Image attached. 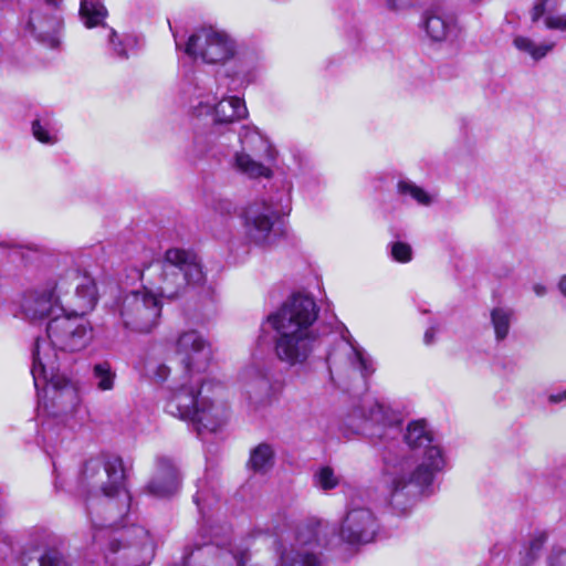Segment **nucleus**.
<instances>
[{"mask_svg":"<svg viewBox=\"0 0 566 566\" xmlns=\"http://www.w3.org/2000/svg\"><path fill=\"white\" fill-rule=\"evenodd\" d=\"M222 387L217 384V388L206 394L202 402L198 405L197 413L192 424L196 427L198 433L203 431L216 432L221 429L229 419V408L220 397Z\"/></svg>","mask_w":566,"mask_h":566,"instance_id":"f3484780","label":"nucleus"},{"mask_svg":"<svg viewBox=\"0 0 566 566\" xmlns=\"http://www.w3.org/2000/svg\"><path fill=\"white\" fill-rule=\"evenodd\" d=\"M176 349L181 354H196L212 350L211 344L195 329L181 333L176 340Z\"/></svg>","mask_w":566,"mask_h":566,"instance_id":"393cba45","label":"nucleus"},{"mask_svg":"<svg viewBox=\"0 0 566 566\" xmlns=\"http://www.w3.org/2000/svg\"><path fill=\"white\" fill-rule=\"evenodd\" d=\"M265 342H266V340H265V336H261V337H260L261 346H263V344H264ZM261 349H262V350H264V349H265V347H261Z\"/></svg>","mask_w":566,"mask_h":566,"instance_id":"09e8293b","label":"nucleus"},{"mask_svg":"<svg viewBox=\"0 0 566 566\" xmlns=\"http://www.w3.org/2000/svg\"><path fill=\"white\" fill-rule=\"evenodd\" d=\"M238 137L241 144L240 151L253 154L268 163H276L279 157L277 149L258 127L244 125L241 127Z\"/></svg>","mask_w":566,"mask_h":566,"instance_id":"6ab92c4d","label":"nucleus"},{"mask_svg":"<svg viewBox=\"0 0 566 566\" xmlns=\"http://www.w3.org/2000/svg\"><path fill=\"white\" fill-rule=\"evenodd\" d=\"M83 488L101 492L107 497L104 503L106 516L101 521L92 517L93 539L105 554H115L125 547V542L134 545L150 543L148 532L142 526L119 531L115 528L127 516L132 496L126 488V474L123 460L108 457L88 460L82 473Z\"/></svg>","mask_w":566,"mask_h":566,"instance_id":"f03ea898","label":"nucleus"},{"mask_svg":"<svg viewBox=\"0 0 566 566\" xmlns=\"http://www.w3.org/2000/svg\"><path fill=\"white\" fill-rule=\"evenodd\" d=\"M107 41L113 55L120 60L129 57L128 50L136 44V39L130 35L120 36L114 29L107 28Z\"/></svg>","mask_w":566,"mask_h":566,"instance_id":"c85d7f7f","label":"nucleus"},{"mask_svg":"<svg viewBox=\"0 0 566 566\" xmlns=\"http://www.w3.org/2000/svg\"><path fill=\"white\" fill-rule=\"evenodd\" d=\"M107 10L99 0H81L80 17L88 29L104 25Z\"/></svg>","mask_w":566,"mask_h":566,"instance_id":"a878e982","label":"nucleus"},{"mask_svg":"<svg viewBox=\"0 0 566 566\" xmlns=\"http://www.w3.org/2000/svg\"><path fill=\"white\" fill-rule=\"evenodd\" d=\"M390 11H403L413 6V0H382Z\"/></svg>","mask_w":566,"mask_h":566,"instance_id":"58836bf2","label":"nucleus"},{"mask_svg":"<svg viewBox=\"0 0 566 566\" xmlns=\"http://www.w3.org/2000/svg\"><path fill=\"white\" fill-rule=\"evenodd\" d=\"M379 531L378 518L366 506L350 505L340 523L339 537L352 545L373 542Z\"/></svg>","mask_w":566,"mask_h":566,"instance_id":"2eb2a0df","label":"nucleus"},{"mask_svg":"<svg viewBox=\"0 0 566 566\" xmlns=\"http://www.w3.org/2000/svg\"><path fill=\"white\" fill-rule=\"evenodd\" d=\"M397 191L401 197H409L421 206H430L433 197L413 181L405 179L397 184Z\"/></svg>","mask_w":566,"mask_h":566,"instance_id":"c756f323","label":"nucleus"},{"mask_svg":"<svg viewBox=\"0 0 566 566\" xmlns=\"http://www.w3.org/2000/svg\"><path fill=\"white\" fill-rule=\"evenodd\" d=\"M40 408H43L44 410H46V409H48V405H46V402H43V401H42V398H40V399H39V409H40Z\"/></svg>","mask_w":566,"mask_h":566,"instance_id":"de8ad7c7","label":"nucleus"},{"mask_svg":"<svg viewBox=\"0 0 566 566\" xmlns=\"http://www.w3.org/2000/svg\"><path fill=\"white\" fill-rule=\"evenodd\" d=\"M249 468L254 472L264 473L274 464V450L268 443H260L250 452Z\"/></svg>","mask_w":566,"mask_h":566,"instance_id":"cd10ccee","label":"nucleus"},{"mask_svg":"<svg viewBox=\"0 0 566 566\" xmlns=\"http://www.w3.org/2000/svg\"><path fill=\"white\" fill-rule=\"evenodd\" d=\"M349 360L350 365L359 370L363 377H367L375 370L371 356H349Z\"/></svg>","mask_w":566,"mask_h":566,"instance_id":"e433bc0d","label":"nucleus"},{"mask_svg":"<svg viewBox=\"0 0 566 566\" xmlns=\"http://www.w3.org/2000/svg\"><path fill=\"white\" fill-rule=\"evenodd\" d=\"M399 423L400 415L396 410L369 395L361 397L344 419V424L355 432L374 426L390 429Z\"/></svg>","mask_w":566,"mask_h":566,"instance_id":"f8f14e48","label":"nucleus"},{"mask_svg":"<svg viewBox=\"0 0 566 566\" xmlns=\"http://www.w3.org/2000/svg\"><path fill=\"white\" fill-rule=\"evenodd\" d=\"M147 373L156 380L164 381L169 375V367L164 364H159L157 366H151Z\"/></svg>","mask_w":566,"mask_h":566,"instance_id":"ea45409f","label":"nucleus"},{"mask_svg":"<svg viewBox=\"0 0 566 566\" xmlns=\"http://www.w3.org/2000/svg\"><path fill=\"white\" fill-rule=\"evenodd\" d=\"M159 295L149 285L143 290L122 295L115 304L123 325L140 333H148L157 326L161 314Z\"/></svg>","mask_w":566,"mask_h":566,"instance_id":"1a4fd4ad","label":"nucleus"},{"mask_svg":"<svg viewBox=\"0 0 566 566\" xmlns=\"http://www.w3.org/2000/svg\"><path fill=\"white\" fill-rule=\"evenodd\" d=\"M59 555L56 552H41L34 549L23 557V566H57Z\"/></svg>","mask_w":566,"mask_h":566,"instance_id":"2f4dec72","label":"nucleus"},{"mask_svg":"<svg viewBox=\"0 0 566 566\" xmlns=\"http://www.w3.org/2000/svg\"><path fill=\"white\" fill-rule=\"evenodd\" d=\"M319 534V527H300L293 541L279 548L280 566H324Z\"/></svg>","mask_w":566,"mask_h":566,"instance_id":"4468645a","label":"nucleus"},{"mask_svg":"<svg viewBox=\"0 0 566 566\" xmlns=\"http://www.w3.org/2000/svg\"><path fill=\"white\" fill-rule=\"evenodd\" d=\"M115 373L112 370L109 364H97L94 367V378L96 386L99 390H111L114 387Z\"/></svg>","mask_w":566,"mask_h":566,"instance_id":"f704fd0d","label":"nucleus"},{"mask_svg":"<svg viewBox=\"0 0 566 566\" xmlns=\"http://www.w3.org/2000/svg\"><path fill=\"white\" fill-rule=\"evenodd\" d=\"M199 501H200V499H199V495L197 494V495L195 496V502H196V504H197L198 506L200 505V504H199Z\"/></svg>","mask_w":566,"mask_h":566,"instance_id":"8fccbe9b","label":"nucleus"},{"mask_svg":"<svg viewBox=\"0 0 566 566\" xmlns=\"http://www.w3.org/2000/svg\"><path fill=\"white\" fill-rule=\"evenodd\" d=\"M436 332H437V331H436V328H434V327H432V326H431V327H429V328L426 331L424 336H423L424 342H426V343H428V344L432 343L433 337H434V335H436Z\"/></svg>","mask_w":566,"mask_h":566,"instance_id":"c03bdc74","label":"nucleus"},{"mask_svg":"<svg viewBox=\"0 0 566 566\" xmlns=\"http://www.w3.org/2000/svg\"><path fill=\"white\" fill-rule=\"evenodd\" d=\"M318 307L307 294L295 293L270 314L268 324L276 332L275 354H307L322 342Z\"/></svg>","mask_w":566,"mask_h":566,"instance_id":"20e7f679","label":"nucleus"},{"mask_svg":"<svg viewBox=\"0 0 566 566\" xmlns=\"http://www.w3.org/2000/svg\"><path fill=\"white\" fill-rule=\"evenodd\" d=\"M403 441L412 457L388 461L382 474L390 504L400 511L428 495L436 475L447 464L444 452L426 420L410 421Z\"/></svg>","mask_w":566,"mask_h":566,"instance_id":"f257e3e1","label":"nucleus"},{"mask_svg":"<svg viewBox=\"0 0 566 566\" xmlns=\"http://www.w3.org/2000/svg\"><path fill=\"white\" fill-rule=\"evenodd\" d=\"M221 205H222V211H224L227 213H230L231 210L233 209V205L229 200L221 201Z\"/></svg>","mask_w":566,"mask_h":566,"instance_id":"a18cd8bd","label":"nucleus"},{"mask_svg":"<svg viewBox=\"0 0 566 566\" xmlns=\"http://www.w3.org/2000/svg\"><path fill=\"white\" fill-rule=\"evenodd\" d=\"M532 291L537 297H543L548 293V287L544 283H534L532 285Z\"/></svg>","mask_w":566,"mask_h":566,"instance_id":"79ce46f5","label":"nucleus"},{"mask_svg":"<svg viewBox=\"0 0 566 566\" xmlns=\"http://www.w3.org/2000/svg\"><path fill=\"white\" fill-rule=\"evenodd\" d=\"M334 340L336 342L334 350L339 354H361L358 343L352 337L349 331L345 327L335 335Z\"/></svg>","mask_w":566,"mask_h":566,"instance_id":"72a5a7b5","label":"nucleus"},{"mask_svg":"<svg viewBox=\"0 0 566 566\" xmlns=\"http://www.w3.org/2000/svg\"><path fill=\"white\" fill-rule=\"evenodd\" d=\"M340 479L329 467L319 468L314 474V484L323 491H331L339 485Z\"/></svg>","mask_w":566,"mask_h":566,"instance_id":"473e14b6","label":"nucleus"},{"mask_svg":"<svg viewBox=\"0 0 566 566\" xmlns=\"http://www.w3.org/2000/svg\"><path fill=\"white\" fill-rule=\"evenodd\" d=\"M185 53L205 64L224 65L235 62L234 76L241 84L248 85L255 78L258 57L244 52L237 40L227 31L214 27L197 29L188 39Z\"/></svg>","mask_w":566,"mask_h":566,"instance_id":"423d86ee","label":"nucleus"},{"mask_svg":"<svg viewBox=\"0 0 566 566\" xmlns=\"http://www.w3.org/2000/svg\"><path fill=\"white\" fill-rule=\"evenodd\" d=\"M556 286L558 292L566 298V274L559 276Z\"/></svg>","mask_w":566,"mask_h":566,"instance_id":"37998d69","label":"nucleus"},{"mask_svg":"<svg viewBox=\"0 0 566 566\" xmlns=\"http://www.w3.org/2000/svg\"><path fill=\"white\" fill-rule=\"evenodd\" d=\"M63 280V294L74 287V294L66 300L65 314L53 317L46 326V338H38L32 354L41 352H81L92 340V327L85 315L97 303L96 285L90 275L77 269H70L59 275Z\"/></svg>","mask_w":566,"mask_h":566,"instance_id":"7ed1b4c3","label":"nucleus"},{"mask_svg":"<svg viewBox=\"0 0 566 566\" xmlns=\"http://www.w3.org/2000/svg\"><path fill=\"white\" fill-rule=\"evenodd\" d=\"M513 45L520 53L530 56L534 62H538L554 50L555 42L537 43L528 36L517 35L513 40Z\"/></svg>","mask_w":566,"mask_h":566,"instance_id":"5701e85b","label":"nucleus"},{"mask_svg":"<svg viewBox=\"0 0 566 566\" xmlns=\"http://www.w3.org/2000/svg\"><path fill=\"white\" fill-rule=\"evenodd\" d=\"M514 312L506 307H495L491 312V322L497 340L504 339L510 331Z\"/></svg>","mask_w":566,"mask_h":566,"instance_id":"7c9ffc66","label":"nucleus"},{"mask_svg":"<svg viewBox=\"0 0 566 566\" xmlns=\"http://www.w3.org/2000/svg\"><path fill=\"white\" fill-rule=\"evenodd\" d=\"M560 4L562 0H535L530 11L532 22L543 19L546 29L566 31V13H554Z\"/></svg>","mask_w":566,"mask_h":566,"instance_id":"412c9836","label":"nucleus"},{"mask_svg":"<svg viewBox=\"0 0 566 566\" xmlns=\"http://www.w3.org/2000/svg\"><path fill=\"white\" fill-rule=\"evenodd\" d=\"M546 541V532L537 531L533 533L520 553L518 566H534L541 556Z\"/></svg>","mask_w":566,"mask_h":566,"instance_id":"bb28decb","label":"nucleus"},{"mask_svg":"<svg viewBox=\"0 0 566 566\" xmlns=\"http://www.w3.org/2000/svg\"><path fill=\"white\" fill-rule=\"evenodd\" d=\"M391 258L400 263H408L412 260V249L408 243L397 241L390 244Z\"/></svg>","mask_w":566,"mask_h":566,"instance_id":"c9c22d12","label":"nucleus"},{"mask_svg":"<svg viewBox=\"0 0 566 566\" xmlns=\"http://www.w3.org/2000/svg\"><path fill=\"white\" fill-rule=\"evenodd\" d=\"M274 164L247 151H235L231 159V167L250 179L272 178Z\"/></svg>","mask_w":566,"mask_h":566,"instance_id":"aec40b11","label":"nucleus"},{"mask_svg":"<svg viewBox=\"0 0 566 566\" xmlns=\"http://www.w3.org/2000/svg\"><path fill=\"white\" fill-rule=\"evenodd\" d=\"M547 400L553 405H566V389L549 394Z\"/></svg>","mask_w":566,"mask_h":566,"instance_id":"a19ab883","label":"nucleus"},{"mask_svg":"<svg viewBox=\"0 0 566 566\" xmlns=\"http://www.w3.org/2000/svg\"><path fill=\"white\" fill-rule=\"evenodd\" d=\"M63 295V280H49L43 285L34 287L24 294L21 308L24 316L38 322L46 317L50 321L65 314V307L61 305Z\"/></svg>","mask_w":566,"mask_h":566,"instance_id":"ddd939ff","label":"nucleus"},{"mask_svg":"<svg viewBox=\"0 0 566 566\" xmlns=\"http://www.w3.org/2000/svg\"><path fill=\"white\" fill-rule=\"evenodd\" d=\"M184 380L180 385L170 388L166 402V411L179 419L193 422L198 405L203 403L206 394L217 388V382L206 380L202 374L208 367L207 356H185Z\"/></svg>","mask_w":566,"mask_h":566,"instance_id":"0eeeda50","label":"nucleus"},{"mask_svg":"<svg viewBox=\"0 0 566 566\" xmlns=\"http://www.w3.org/2000/svg\"><path fill=\"white\" fill-rule=\"evenodd\" d=\"M239 217L242 235L250 245L268 249L280 239V216L272 203L263 199L254 200L242 209Z\"/></svg>","mask_w":566,"mask_h":566,"instance_id":"9d476101","label":"nucleus"},{"mask_svg":"<svg viewBox=\"0 0 566 566\" xmlns=\"http://www.w3.org/2000/svg\"><path fill=\"white\" fill-rule=\"evenodd\" d=\"M379 438H382L385 436V433L380 432L377 434Z\"/></svg>","mask_w":566,"mask_h":566,"instance_id":"3c124183","label":"nucleus"},{"mask_svg":"<svg viewBox=\"0 0 566 566\" xmlns=\"http://www.w3.org/2000/svg\"><path fill=\"white\" fill-rule=\"evenodd\" d=\"M140 280L159 296L169 300L187 292L191 286L206 282V273L199 255L189 249L169 248L161 259L151 262L140 273Z\"/></svg>","mask_w":566,"mask_h":566,"instance_id":"39448f33","label":"nucleus"},{"mask_svg":"<svg viewBox=\"0 0 566 566\" xmlns=\"http://www.w3.org/2000/svg\"><path fill=\"white\" fill-rule=\"evenodd\" d=\"M33 137L41 144L52 146L59 142V125L50 116L38 117L31 125Z\"/></svg>","mask_w":566,"mask_h":566,"instance_id":"b1692460","label":"nucleus"},{"mask_svg":"<svg viewBox=\"0 0 566 566\" xmlns=\"http://www.w3.org/2000/svg\"><path fill=\"white\" fill-rule=\"evenodd\" d=\"M423 30L431 41L443 42L457 35L458 25L453 18L429 11L423 17Z\"/></svg>","mask_w":566,"mask_h":566,"instance_id":"4be33fe9","label":"nucleus"},{"mask_svg":"<svg viewBox=\"0 0 566 566\" xmlns=\"http://www.w3.org/2000/svg\"><path fill=\"white\" fill-rule=\"evenodd\" d=\"M63 0H39L23 21V30L43 45L55 49L62 42L63 21L60 6Z\"/></svg>","mask_w":566,"mask_h":566,"instance_id":"9b49d317","label":"nucleus"},{"mask_svg":"<svg viewBox=\"0 0 566 566\" xmlns=\"http://www.w3.org/2000/svg\"><path fill=\"white\" fill-rule=\"evenodd\" d=\"M298 356H291V355H287L285 356V360L286 363H289L290 365H294L295 364V358H297Z\"/></svg>","mask_w":566,"mask_h":566,"instance_id":"49530a36","label":"nucleus"},{"mask_svg":"<svg viewBox=\"0 0 566 566\" xmlns=\"http://www.w3.org/2000/svg\"><path fill=\"white\" fill-rule=\"evenodd\" d=\"M202 109L198 114L211 113L213 124L205 135L195 138V148L199 156H203L217 145H228L233 137L231 125L248 116V108L243 99L238 96L222 97L214 104L199 102Z\"/></svg>","mask_w":566,"mask_h":566,"instance_id":"6e6552de","label":"nucleus"},{"mask_svg":"<svg viewBox=\"0 0 566 566\" xmlns=\"http://www.w3.org/2000/svg\"><path fill=\"white\" fill-rule=\"evenodd\" d=\"M34 386H51L52 399L61 405L64 399L77 400L74 388L67 386V379L59 373L57 356H33L31 369Z\"/></svg>","mask_w":566,"mask_h":566,"instance_id":"dca6fc26","label":"nucleus"},{"mask_svg":"<svg viewBox=\"0 0 566 566\" xmlns=\"http://www.w3.org/2000/svg\"><path fill=\"white\" fill-rule=\"evenodd\" d=\"M179 474L175 464L166 458L157 460L155 474L146 484L145 493L155 497H168L179 489Z\"/></svg>","mask_w":566,"mask_h":566,"instance_id":"a211bd4d","label":"nucleus"},{"mask_svg":"<svg viewBox=\"0 0 566 566\" xmlns=\"http://www.w3.org/2000/svg\"><path fill=\"white\" fill-rule=\"evenodd\" d=\"M547 566H566V551L560 547H554L548 557Z\"/></svg>","mask_w":566,"mask_h":566,"instance_id":"4c0bfd02","label":"nucleus"}]
</instances>
